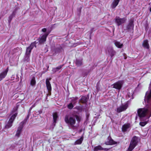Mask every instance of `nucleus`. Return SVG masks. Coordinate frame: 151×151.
Masks as SVG:
<instances>
[{"label": "nucleus", "instance_id": "nucleus-1", "mask_svg": "<svg viewBox=\"0 0 151 151\" xmlns=\"http://www.w3.org/2000/svg\"><path fill=\"white\" fill-rule=\"evenodd\" d=\"M147 97L146 93L145 101L148 103L146 108L139 109L137 110V114L141 120H146L149 119L151 116V96Z\"/></svg>", "mask_w": 151, "mask_h": 151}, {"label": "nucleus", "instance_id": "nucleus-2", "mask_svg": "<svg viewBox=\"0 0 151 151\" xmlns=\"http://www.w3.org/2000/svg\"><path fill=\"white\" fill-rule=\"evenodd\" d=\"M65 121L68 124L69 128L70 129H74L75 128L74 125L76 123L75 117H69L68 115H66L65 117Z\"/></svg>", "mask_w": 151, "mask_h": 151}, {"label": "nucleus", "instance_id": "nucleus-3", "mask_svg": "<svg viewBox=\"0 0 151 151\" xmlns=\"http://www.w3.org/2000/svg\"><path fill=\"white\" fill-rule=\"evenodd\" d=\"M17 110V108H14L13 110L15 111V112L14 114L11 116L9 122L6 124L5 126L6 128H9L10 127L12 126V123L17 115V113L16 112Z\"/></svg>", "mask_w": 151, "mask_h": 151}, {"label": "nucleus", "instance_id": "nucleus-4", "mask_svg": "<svg viewBox=\"0 0 151 151\" xmlns=\"http://www.w3.org/2000/svg\"><path fill=\"white\" fill-rule=\"evenodd\" d=\"M138 138L136 137H133L130 142L128 150L127 151H132L137 145L138 142Z\"/></svg>", "mask_w": 151, "mask_h": 151}, {"label": "nucleus", "instance_id": "nucleus-5", "mask_svg": "<svg viewBox=\"0 0 151 151\" xmlns=\"http://www.w3.org/2000/svg\"><path fill=\"white\" fill-rule=\"evenodd\" d=\"M115 23L119 26L124 23L127 20L126 18H120L119 17H116L115 19Z\"/></svg>", "mask_w": 151, "mask_h": 151}, {"label": "nucleus", "instance_id": "nucleus-6", "mask_svg": "<svg viewBox=\"0 0 151 151\" xmlns=\"http://www.w3.org/2000/svg\"><path fill=\"white\" fill-rule=\"evenodd\" d=\"M26 121V120H24L20 123V126L18 128V129L15 135L16 136L18 137H19L22 131L23 125L25 123Z\"/></svg>", "mask_w": 151, "mask_h": 151}, {"label": "nucleus", "instance_id": "nucleus-7", "mask_svg": "<svg viewBox=\"0 0 151 151\" xmlns=\"http://www.w3.org/2000/svg\"><path fill=\"white\" fill-rule=\"evenodd\" d=\"M123 83V81H119L113 84L112 86H113V88L120 90L121 88Z\"/></svg>", "mask_w": 151, "mask_h": 151}, {"label": "nucleus", "instance_id": "nucleus-8", "mask_svg": "<svg viewBox=\"0 0 151 151\" xmlns=\"http://www.w3.org/2000/svg\"><path fill=\"white\" fill-rule=\"evenodd\" d=\"M128 102L124 104H122V105L118 107L117 109V111L118 112H120L126 110L128 107Z\"/></svg>", "mask_w": 151, "mask_h": 151}, {"label": "nucleus", "instance_id": "nucleus-9", "mask_svg": "<svg viewBox=\"0 0 151 151\" xmlns=\"http://www.w3.org/2000/svg\"><path fill=\"white\" fill-rule=\"evenodd\" d=\"M49 33H46L39 38V41L40 44H42L46 40V38Z\"/></svg>", "mask_w": 151, "mask_h": 151}, {"label": "nucleus", "instance_id": "nucleus-10", "mask_svg": "<svg viewBox=\"0 0 151 151\" xmlns=\"http://www.w3.org/2000/svg\"><path fill=\"white\" fill-rule=\"evenodd\" d=\"M51 78H47L46 80V86L49 93H51L52 90V87L50 82V81L51 80Z\"/></svg>", "mask_w": 151, "mask_h": 151}, {"label": "nucleus", "instance_id": "nucleus-11", "mask_svg": "<svg viewBox=\"0 0 151 151\" xmlns=\"http://www.w3.org/2000/svg\"><path fill=\"white\" fill-rule=\"evenodd\" d=\"M35 46V42L32 43L29 46L27 47L25 53L30 55L32 50Z\"/></svg>", "mask_w": 151, "mask_h": 151}, {"label": "nucleus", "instance_id": "nucleus-12", "mask_svg": "<svg viewBox=\"0 0 151 151\" xmlns=\"http://www.w3.org/2000/svg\"><path fill=\"white\" fill-rule=\"evenodd\" d=\"M107 50L109 55H110L111 57L116 54V52L113 49V47H107Z\"/></svg>", "mask_w": 151, "mask_h": 151}, {"label": "nucleus", "instance_id": "nucleus-13", "mask_svg": "<svg viewBox=\"0 0 151 151\" xmlns=\"http://www.w3.org/2000/svg\"><path fill=\"white\" fill-rule=\"evenodd\" d=\"M134 28L133 22L132 20H131L129 22L128 25L127 26V29L129 31L133 32Z\"/></svg>", "mask_w": 151, "mask_h": 151}, {"label": "nucleus", "instance_id": "nucleus-14", "mask_svg": "<svg viewBox=\"0 0 151 151\" xmlns=\"http://www.w3.org/2000/svg\"><path fill=\"white\" fill-rule=\"evenodd\" d=\"M134 94L133 91L131 89H130L129 90V92L128 93L127 95L126 96L127 98L129 99V98H130L131 99H133V95Z\"/></svg>", "mask_w": 151, "mask_h": 151}, {"label": "nucleus", "instance_id": "nucleus-15", "mask_svg": "<svg viewBox=\"0 0 151 151\" xmlns=\"http://www.w3.org/2000/svg\"><path fill=\"white\" fill-rule=\"evenodd\" d=\"M130 124H124L122 127V129L123 132H124L129 130Z\"/></svg>", "mask_w": 151, "mask_h": 151}, {"label": "nucleus", "instance_id": "nucleus-16", "mask_svg": "<svg viewBox=\"0 0 151 151\" xmlns=\"http://www.w3.org/2000/svg\"><path fill=\"white\" fill-rule=\"evenodd\" d=\"M8 71V68L0 73V81L4 78L6 76Z\"/></svg>", "mask_w": 151, "mask_h": 151}, {"label": "nucleus", "instance_id": "nucleus-17", "mask_svg": "<svg viewBox=\"0 0 151 151\" xmlns=\"http://www.w3.org/2000/svg\"><path fill=\"white\" fill-rule=\"evenodd\" d=\"M107 145H112L115 144V142L111 138L110 136L108 138V141L106 142Z\"/></svg>", "mask_w": 151, "mask_h": 151}, {"label": "nucleus", "instance_id": "nucleus-18", "mask_svg": "<svg viewBox=\"0 0 151 151\" xmlns=\"http://www.w3.org/2000/svg\"><path fill=\"white\" fill-rule=\"evenodd\" d=\"M109 150V149L107 148H103L100 145L94 148V151H98L99 150Z\"/></svg>", "mask_w": 151, "mask_h": 151}, {"label": "nucleus", "instance_id": "nucleus-19", "mask_svg": "<svg viewBox=\"0 0 151 151\" xmlns=\"http://www.w3.org/2000/svg\"><path fill=\"white\" fill-rule=\"evenodd\" d=\"M120 0H114L111 4V6L112 8H115L118 4Z\"/></svg>", "mask_w": 151, "mask_h": 151}, {"label": "nucleus", "instance_id": "nucleus-20", "mask_svg": "<svg viewBox=\"0 0 151 151\" xmlns=\"http://www.w3.org/2000/svg\"><path fill=\"white\" fill-rule=\"evenodd\" d=\"M64 65V64L61 65L56 68H52V71L54 73H55L57 72H58L61 69Z\"/></svg>", "mask_w": 151, "mask_h": 151}, {"label": "nucleus", "instance_id": "nucleus-21", "mask_svg": "<svg viewBox=\"0 0 151 151\" xmlns=\"http://www.w3.org/2000/svg\"><path fill=\"white\" fill-rule=\"evenodd\" d=\"M114 43L115 45L118 48H121L123 46L122 43H121L120 42L116 40L114 41Z\"/></svg>", "mask_w": 151, "mask_h": 151}, {"label": "nucleus", "instance_id": "nucleus-22", "mask_svg": "<svg viewBox=\"0 0 151 151\" xmlns=\"http://www.w3.org/2000/svg\"><path fill=\"white\" fill-rule=\"evenodd\" d=\"M71 100L70 103L75 105L77 102V100L78 99V98L77 97H73L71 98Z\"/></svg>", "mask_w": 151, "mask_h": 151}, {"label": "nucleus", "instance_id": "nucleus-23", "mask_svg": "<svg viewBox=\"0 0 151 151\" xmlns=\"http://www.w3.org/2000/svg\"><path fill=\"white\" fill-rule=\"evenodd\" d=\"M143 46L146 48L148 49L149 48V45L147 40H146L144 41L143 43Z\"/></svg>", "mask_w": 151, "mask_h": 151}, {"label": "nucleus", "instance_id": "nucleus-24", "mask_svg": "<svg viewBox=\"0 0 151 151\" xmlns=\"http://www.w3.org/2000/svg\"><path fill=\"white\" fill-rule=\"evenodd\" d=\"M53 124H54V125H55V124L56 122L57 118L58 117L57 113H53Z\"/></svg>", "mask_w": 151, "mask_h": 151}, {"label": "nucleus", "instance_id": "nucleus-25", "mask_svg": "<svg viewBox=\"0 0 151 151\" xmlns=\"http://www.w3.org/2000/svg\"><path fill=\"white\" fill-rule=\"evenodd\" d=\"M83 139V137H81L79 139L76 140L75 142V145L80 144L82 142Z\"/></svg>", "mask_w": 151, "mask_h": 151}, {"label": "nucleus", "instance_id": "nucleus-26", "mask_svg": "<svg viewBox=\"0 0 151 151\" xmlns=\"http://www.w3.org/2000/svg\"><path fill=\"white\" fill-rule=\"evenodd\" d=\"M87 100V97L85 96H83L81 98L80 101L83 103H86Z\"/></svg>", "mask_w": 151, "mask_h": 151}, {"label": "nucleus", "instance_id": "nucleus-27", "mask_svg": "<svg viewBox=\"0 0 151 151\" xmlns=\"http://www.w3.org/2000/svg\"><path fill=\"white\" fill-rule=\"evenodd\" d=\"M36 84V81L35 77H33L32 78L30 82V84L32 86L35 85Z\"/></svg>", "mask_w": 151, "mask_h": 151}, {"label": "nucleus", "instance_id": "nucleus-28", "mask_svg": "<svg viewBox=\"0 0 151 151\" xmlns=\"http://www.w3.org/2000/svg\"><path fill=\"white\" fill-rule=\"evenodd\" d=\"M82 63V60L81 59H77L76 61V64L78 66L81 65Z\"/></svg>", "mask_w": 151, "mask_h": 151}, {"label": "nucleus", "instance_id": "nucleus-29", "mask_svg": "<svg viewBox=\"0 0 151 151\" xmlns=\"http://www.w3.org/2000/svg\"><path fill=\"white\" fill-rule=\"evenodd\" d=\"M16 12L15 11H14L13 12L12 14L9 17V22H10L12 20L13 17L15 14Z\"/></svg>", "mask_w": 151, "mask_h": 151}, {"label": "nucleus", "instance_id": "nucleus-30", "mask_svg": "<svg viewBox=\"0 0 151 151\" xmlns=\"http://www.w3.org/2000/svg\"><path fill=\"white\" fill-rule=\"evenodd\" d=\"M148 119H146V120H144L145 121L144 122H141L139 123V125L142 127L144 126L147 123V122L148 121Z\"/></svg>", "mask_w": 151, "mask_h": 151}, {"label": "nucleus", "instance_id": "nucleus-31", "mask_svg": "<svg viewBox=\"0 0 151 151\" xmlns=\"http://www.w3.org/2000/svg\"><path fill=\"white\" fill-rule=\"evenodd\" d=\"M30 55L27 54L25 53V56L24 57V60L25 61H28L29 60V56Z\"/></svg>", "mask_w": 151, "mask_h": 151}, {"label": "nucleus", "instance_id": "nucleus-32", "mask_svg": "<svg viewBox=\"0 0 151 151\" xmlns=\"http://www.w3.org/2000/svg\"><path fill=\"white\" fill-rule=\"evenodd\" d=\"M74 106L73 104L70 102V103L67 105V107L69 109H71L73 108Z\"/></svg>", "mask_w": 151, "mask_h": 151}, {"label": "nucleus", "instance_id": "nucleus-33", "mask_svg": "<svg viewBox=\"0 0 151 151\" xmlns=\"http://www.w3.org/2000/svg\"><path fill=\"white\" fill-rule=\"evenodd\" d=\"M75 109H77L79 111H81L82 110V108L81 106H77L75 107Z\"/></svg>", "mask_w": 151, "mask_h": 151}, {"label": "nucleus", "instance_id": "nucleus-34", "mask_svg": "<svg viewBox=\"0 0 151 151\" xmlns=\"http://www.w3.org/2000/svg\"><path fill=\"white\" fill-rule=\"evenodd\" d=\"M75 117L77 121H78V122H79L80 121L81 119V118L80 116H79L77 115H76Z\"/></svg>", "mask_w": 151, "mask_h": 151}, {"label": "nucleus", "instance_id": "nucleus-35", "mask_svg": "<svg viewBox=\"0 0 151 151\" xmlns=\"http://www.w3.org/2000/svg\"><path fill=\"white\" fill-rule=\"evenodd\" d=\"M36 106V104L35 103L33 105H32V106L29 109V111H30L34 107H35V106Z\"/></svg>", "mask_w": 151, "mask_h": 151}, {"label": "nucleus", "instance_id": "nucleus-36", "mask_svg": "<svg viewBox=\"0 0 151 151\" xmlns=\"http://www.w3.org/2000/svg\"><path fill=\"white\" fill-rule=\"evenodd\" d=\"M42 31L43 32H45L46 31V29L45 28H43L42 29Z\"/></svg>", "mask_w": 151, "mask_h": 151}, {"label": "nucleus", "instance_id": "nucleus-37", "mask_svg": "<svg viewBox=\"0 0 151 151\" xmlns=\"http://www.w3.org/2000/svg\"><path fill=\"white\" fill-rule=\"evenodd\" d=\"M17 49H18L20 51V52H21V48H17Z\"/></svg>", "mask_w": 151, "mask_h": 151}, {"label": "nucleus", "instance_id": "nucleus-38", "mask_svg": "<svg viewBox=\"0 0 151 151\" xmlns=\"http://www.w3.org/2000/svg\"><path fill=\"white\" fill-rule=\"evenodd\" d=\"M150 11L151 12V7L150 8Z\"/></svg>", "mask_w": 151, "mask_h": 151}, {"label": "nucleus", "instance_id": "nucleus-39", "mask_svg": "<svg viewBox=\"0 0 151 151\" xmlns=\"http://www.w3.org/2000/svg\"><path fill=\"white\" fill-rule=\"evenodd\" d=\"M87 74H88V73H86V74H84V75H87Z\"/></svg>", "mask_w": 151, "mask_h": 151}]
</instances>
